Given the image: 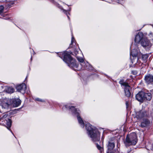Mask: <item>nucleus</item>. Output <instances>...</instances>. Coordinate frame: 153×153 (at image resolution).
<instances>
[{
  "label": "nucleus",
  "instance_id": "3",
  "mask_svg": "<svg viewBox=\"0 0 153 153\" xmlns=\"http://www.w3.org/2000/svg\"><path fill=\"white\" fill-rule=\"evenodd\" d=\"M65 108L66 109L69 108L72 112L73 113L74 115H76L79 123L80 125L83 128L84 123L82 119L79 116V113H80L79 111L76 109L74 107L70 106L68 105H65L64 106L62 109H63Z\"/></svg>",
  "mask_w": 153,
  "mask_h": 153
},
{
  "label": "nucleus",
  "instance_id": "19",
  "mask_svg": "<svg viewBox=\"0 0 153 153\" xmlns=\"http://www.w3.org/2000/svg\"><path fill=\"white\" fill-rule=\"evenodd\" d=\"M77 60L81 62L80 65L83 67L84 68H86L85 63L84 62L83 59L82 57H76Z\"/></svg>",
  "mask_w": 153,
  "mask_h": 153
},
{
  "label": "nucleus",
  "instance_id": "4",
  "mask_svg": "<svg viewBox=\"0 0 153 153\" xmlns=\"http://www.w3.org/2000/svg\"><path fill=\"white\" fill-rule=\"evenodd\" d=\"M137 139L136 134L135 133H132L126 137V140L124 142L126 146L131 145H135L137 142Z\"/></svg>",
  "mask_w": 153,
  "mask_h": 153
},
{
  "label": "nucleus",
  "instance_id": "6",
  "mask_svg": "<svg viewBox=\"0 0 153 153\" xmlns=\"http://www.w3.org/2000/svg\"><path fill=\"white\" fill-rule=\"evenodd\" d=\"M119 83L124 87L125 95L127 97H130L131 95V88L128 83L123 80H121Z\"/></svg>",
  "mask_w": 153,
  "mask_h": 153
},
{
  "label": "nucleus",
  "instance_id": "11",
  "mask_svg": "<svg viewBox=\"0 0 153 153\" xmlns=\"http://www.w3.org/2000/svg\"><path fill=\"white\" fill-rule=\"evenodd\" d=\"M26 88V85L23 83L17 85L16 87V88L18 91L23 93H25Z\"/></svg>",
  "mask_w": 153,
  "mask_h": 153
},
{
  "label": "nucleus",
  "instance_id": "21",
  "mask_svg": "<svg viewBox=\"0 0 153 153\" xmlns=\"http://www.w3.org/2000/svg\"><path fill=\"white\" fill-rule=\"evenodd\" d=\"M149 57L148 54H143L142 56V59L144 62H146Z\"/></svg>",
  "mask_w": 153,
  "mask_h": 153
},
{
  "label": "nucleus",
  "instance_id": "33",
  "mask_svg": "<svg viewBox=\"0 0 153 153\" xmlns=\"http://www.w3.org/2000/svg\"><path fill=\"white\" fill-rule=\"evenodd\" d=\"M133 45H132L131 46V48H132V47Z\"/></svg>",
  "mask_w": 153,
  "mask_h": 153
},
{
  "label": "nucleus",
  "instance_id": "15",
  "mask_svg": "<svg viewBox=\"0 0 153 153\" xmlns=\"http://www.w3.org/2000/svg\"><path fill=\"white\" fill-rule=\"evenodd\" d=\"M145 80L148 84L151 83L153 82V76L148 74L145 76Z\"/></svg>",
  "mask_w": 153,
  "mask_h": 153
},
{
  "label": "nucleus",
  "instance_id": "22",
  "mask_svg": "<svg viewBox=\"0 0 153 153\" xmlns=\"http://www.w3.org/2000/svg\"><path fill=\"white\" fill-rule=\"evenodd\" d=\"M14 91V89L12 87H9L8 88L7 90V92L9 93H12Z\"/></svg>",
  "mask_w": 153,
  "mask_h": 153
},
{
  "label": "nucleus",
  "instance_id": "1",
  "mask_svg": "<svg viewBox=\"0 0 153 153\" xmlns=\"http://www.w3.org/2000/svg\"><path fill=\"white\" fill-rule=\"evenodd\" d=\"M85 126L87 133L89 136L91 138L92 140L94 142L99 141L100 139V134L98 130L92 126L89 123H86Z\"/></svg>",
  "mask_w": 153,
  "mask_h": 153
},
{
  "label": "nucleus",
  "instance_id": "9",
  "mask_svg": "<svg viewBox=\"0 0 153 153\" xmlns=\"http://www.w3.org/2000/svg\"><path fill=\"white\" fill-rule=\"evenodd\" d=\"M136 117L138 119H141L146 117H149V116L148 115L146 111L142 110L136 113Z\"/></svg>",
  "mask_w": 153,
  "mask_h": 153
},
{
  "label": "nucleus",
  "instance_id": "35",
  "mask_svg": "<svg viewBox=\"0 0 153 153\" xmlns=\"http://www.w3.org/2000/svg\"><path fill=\"white\" fill-rule=\"evenodd\" d=\"M89 69L91 70V68H89Z\"/></svg>",
  "mask_w": 153,
  "mask_h": 153
},
{
  "label": "nucleus",
  "instance_id": "8",
  "mask_svg": "<svg viewBox=\"0 0 153 153\" xmlns=\"http://www.w3.org/2000/svg\"><path fill=\"white\" fill-rule=\"evenodd\" d=\"M11 102L10 99L5 98L2 100L0 103V105L2 108L8 109L11 105Z\"/></svg>",
  "mask_w": 153,
  "mask_h": 153
},
{
  "label": "nucleus",
  "instance_id": "24",
  "mask_svg": "<svg viewBox=\"0 0 153 153\" xmlns=\"http://www.w3.org/2000/svg\"><path fill=\"white\" fill-rule=\"evenodd\" d=\"M4 9V7L2 5L0 6V15L3 16L2 12Z\"/></svg>",
  "mask_w": 153,
  "mask_h": 153
},
{
  "label": "nucleus",
  "instance_id": "2",
  "mask_svg": "<svg viewBox=\"0 0 153 153\" xmlns=\"http://www.w3.org/2000/svg\"><path fill=\"white\" fill-rule=\"evenodd\" d=\"M58 55L69 67L73 68L74 70H78V65L76 63L75 60L71 57L69 53L66 52H61Z\"/></svg>",
  "mask_w": 153,
  "mask_h": 153
},
{
  "label": "nucleus",
  "instance_id": "34",
  "mask_svg": "<svg viewBox=\"0 0 153 153\" xmlns=\"http://www.w3.org/2000/svg\"><path fill=\"white\" fill-rule=\"evenodd\" d=\"M31 60L32 59V57L31 58Z\"/></svg>",
  "mask_w": 153,
  "mask_h": 153
},
{
  "label": "nucleus",
  "instance_id": "18",
  "mask_svg": "<svg viewBox=\"0 0 153 153\" xmlns=\"http://www.w3.org/2000/svg\"><path fill=\"white\" fill-rule=\"evenodd\" d=\"M114 146L115 144L112 141H108L107 145V148L108 152H109L112 150L114 147Z\"/></svg>",
  "mask_w": 153,
  "mask_h": 153
},
{
  "label": "nucleus",
  "instance_id": "32",
  "mask_svg": "<svg viewBox=\"0 0 153 153\" xmlns=\"http://www.w3.org/2000/svg\"><path fill=\"white\" fill-rule=\"evenodd\" d=\"M11 3V4H14V2H13V1H12Z\"/></svg>",
  "mask_w": 153,
  "mask_h": 153
},
{
  "label": "nucleus",
  "instance_id": "13",
  "mask_svg": "<svg viewBox=\"0 0 153 153\" xmlns=\"http://www.w3.org/2000/svg\"><path fill=\"white\" fill-rule=\"evenodd\" d=\"M144 92L141 91L139 92L136 95V99L138 101L143 102L144 100Z\"/></svg>",
  "mask_w": 153,
  "mask_h": 153
},
{
  "label": "nucleus",
  "instance_id": "16",
  "mask_svg": "<svg viewBox=\"0 0 153 153\" xmlns=\"http://www.w3.org/2000/svg\"><path fill=\"white\" fill-rule=\"evenodd\" d=\"M139 52V50H138V48L136 46L135 49L131 50L130 53V55L132 56L133 57H135L138 55Z\"/></svg>",
  "mask_w": 153,
  "mask_h": 153
},
{
  "label": "nucleus",
  "instance_id": "26",
  "mask_svg": "<svg viewBox=\"0 0 153 153\" xmlns=\"http://www.w3.org/2000/svg\"><path fill=\"white\" fill-rule=\"evenodd\" d=\"M75 41V39L73 36H72L71 40V44H73V43Z\"/></svg>",
  "mask_w": 153,
  "mask_h": 153
},
{
  "label": "nucleus",
  "instance_id": "17",
  "mask_svg": "<svg viewBox=\"0 0 153 153\" xmlns=\"http://www.w3.org/2000/svg\"><path fill=\"white\" fill-rule=\"evenodd\" d=\"M13 105L14 107H17L21 103V100L18 99H14L12 101Z\"/></svg>",
  "mask_w": 153,
  "mask_h": 153
},
{
  "label": "nucleus",
  "instance_id": "14",
  "mask_svg": "<svg viewBox=\"0 0 153 153\" xmlns=\"http://www.w3.org/2000/svg\"><path fill=\"white\" fill-rule=\"evenodd\" d=\"M141 45L143 47L149 48H150L152 44L147 39H144L141 42Z\"/></svg>",
  "mask_w": 153,
  "mask_h": 153
},
{
  "label": "nucleus",
  "instance_id": "25",
  "mask_svg": "<svg viewBox=\"0 0 153 153\" xmlns=\"http://www.w3.org/2000/svg\"><path fill=\"white\" fill-rule=\"evenodd\" d=\"M63 12L65 13V14L67 15V17H68V19L70 20V18L69 17V16H68V14H69V13H68L67 11V10H63Z\"/></svg>",
  "mask_w": 153,
  "mask_h": 153
},
{
  "label": "nucleus",
  "instance_id": "29",
  "mask_svg": "<svg viewBox=\"0 0 153 153\" xmlns=\"http://www.w3.org/2000/svg\"><path fill=\"white\" fill-rule=\"evenodd\" d=\"M150 116L152 117H153V111H152L150 114Z\"/></svg>",
  "mask_w": 153,
  "mask_h": 153
},
{
  "label": "nucleus",
  "instance_id": "20",
  "mask_svg": "<svg viewBox=\"0 0 153 153\" xmlns=\"http://www.w3.org/2000/svg\"><path fill=\"white\" fill-rule=\"evenodd\" d=\"M144 100H150L152 98L151 94L150 93H146L144 92Z\"/></svg>",
  "mask_w": 153,
  "mask_h": 153
},
{
  "label": "nucleus",
  "instance_id": "27",
  "mask_svg": "<svg viewBox=\"0 0 153 153\" xmlns=\"http://www.w3.org/2000/svg\"><path fill=\"white\" fill-rule=\"evenodd\" d=\"M36 100L38 101L43 102V101L41 99L39 98H37L36 99Z\"/></svg>",
  "mask_w": 153,
  "mask_h": 153
},
{
  "label": "nucleus",
  "instance_id": "23",
  "mask_svg": "<svg viewBox=\"0 0 153 153\" xmlns=\"http://www.w3.org/2000/svg\"><path fill=\"white\" fill-rule=\"evenodd\" d=\"M96 146L97 149L100 151L101 152H102L103 150V149L102 147L99 145L98 144H96Z\"/></svg>",
  "mask_w": 153,
  "mask_h": 153
},
{
  "label": "nucleus",
  "instance_id": "7",
  "mask_svg": "<svg viewBox=\"0 0 153 153\" xmlns=\"http://www.w3.org/2000/svg\"><path fill=\"white\" fill-rule=\"evenodd\" d=\"M9 116L7 114L4 115L3 117L0 119L1 120H3L7 125V127L9 129L11 126L12 121L9 118Z\"/></svg>",
  "mask_w": 153,
  "mask_h": 153
},
{
  "label": "nucleus",
  "instance_id": "12",
  "mask_svg": "<svg viewBox=\"0 0 153 153\" xmlns=\"http://www.w3.org/2000/svg\"><path fill=\"white\" fill-rule=\"evenodd\" d=\"M143 35L141 32H139L136 35L134 39L135 42L136 43H139L140 41L143 40Z\"/></svg>",
  "mask_w": 153,
  "mask_h": 153
},
{
  "label": "nucleus",
  "instance_id": "10",
  "mask_svg": "<svg viewBox=\"0 0 153 153\" xmlns=\"http://www.w3.org/2000/svg\"><path fill=\"white\" fill-rule=\"evenodd\" d=\"M152 122L147 119H144L141 123L140 126L142 128H149L151 125Z\"/></svg>",
  "mask_w": 153,
  "mask_h": 153
},
{
  "label": "nucleus",
  "instance_id": "5",
  "mask_svg": "<svg viewBox=\"0 0 153 153\" xmlns=\"http://www.w3.org/2000/svg\"><path fill=\"white\" fill-rule=\"evenodd\" d=\"M137 139L136 134L135 133H132L126 137V140L124 142L126 146L131 145H135L137 142Z\"/></svg>",
  "mask_w": 153,
  "mask_h": 153
},
{
  "label": "nucleus",
  "instance_id": "30",
  "mask_svg": "<svg viewBox=\"0 0 153 153\" xmlns=\"http://www.w3.org/2000/svg\"><path fill=\"white\" fill-rule=\"evenodd\" d=\"M107 153H115L113 152H107Z\"/></svg>",
  "mask_w": 153,
  "mask_h": 153
},
{
  "label": "nucleus",
  "instance_id": "31",
  "mask_svg": "<svg viewBox=\"0 0 153 153\" xmlns=\"http://www.w3.org/2000/svg\"><path fill=\"white\" fill-rule=\"evenodd\" d=\"M78 53V52L77 51H75V53L76 55L77 54V53Z\"/></svg>",
  "mask_w": 153,
  "mask_h": 153
},
{
  "label": "nucleus",
  "instance_id": "28",
  "mask_svg": "<svg viewBox=\"0 0 153 153\" xmlns=\"http://www.w3.org/2000/svg\"><path fill=\"white\" fill-rule=\"evenodd\" d=\"M126 107L127 108L128 107V103L127 102H126Z\"/></svg>",
  "mask_w": 153,
  "mask_h": 153
}]
</instances>
